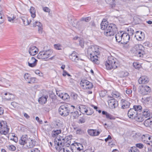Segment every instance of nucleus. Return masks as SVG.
Returning <instances> with one entry per match:
<instances>
[{
    "instance_id": "obj_1",
    "label": "nucleus",
    "mask_w": 152,
    "mask_h": 152,
    "mask_svg": "<svg viewBox=\"0 0 152 152\" xmlns=\"http://www.w3.org/2000/svg\"><path fill=\"white\" fill-rule=\"evenodd\" d=\"M72 137V135L67 136L64 138L60 136H57L54 140L55 148L58 149L57 146L69 147L71 144Z\"/></svg>"
},
{
    "instance_id": "obj_2",
    "label": "nucleus",
    "mask_w": 152,
    "mask_h": 152,
    "mask_svg": "<svg viewBox=\"0 0 152 152\" xmlns=\"http://www.w3.org/2000/svg\"><path fill=\"white\" fill-rule=\"evenodd\" d=\"M88 53L90 55L91 60L96 63V62L98 61L97 56L100 53L98 48L96 46H92L88 49Z\"/></svg>"
},
{
    "instance_id": "obj_3",
    "label": "nucleus",
    "mask_w": 152,
    "mask_h": 152,
    "mask_svg": "<svg viewBox=\"0 0 152 152\" xmlns=\"http://www.w3.org/2000/svg\"><path fill=\"white\" fill-rule=\"evenodd\" d=\"M117 62V59L113 57H108L105 64L106 69L108 70L115 69L118 65Z\"/></svg>"
},
{
    "instance_id": "obj_4",
    "label": "nucleus",
    "mask_w": 152,
    "mask_h": 152,
    "mask_svg": "<svg viewBox=\"0 0 152 152\" xmlns=\"http://www.w3.org/2000/svg\"><path fill=\"white\" fill-rule=\"evenodd\" d=\"M118 29L116 25L113 23H110L104 31V34L107 37L114 36L118 31Z\"/></svg>"
},
{
    "instance_id": "obj_5",
    "label": "nucleus",
    "mask_w": 152,
    "mask_h": 152,
    "mask_svg": "<svg viewBox=\"0 0 152 152\" xmlns=\"http://www.w3.org/2000/svg\"><path fill=\"white\" fill-rule=\"evenodd\" d=\"M59 114L63 116H66L68 115L70 112V108L67 104L61 105L58 109Z\"/></svg>"
},
{
    "instance_id": "obj_6",
    "label": "nucleus",
    "mask_w": 152,
    "mask_h": 152,
    "mask_svg": "<svg viewBox=\"0 0 152 152\" xmlns=\"http://www.w3.org/2000/svg\"><path fill=\"white\" fill-rule=\"evenodd\" d=\"M10 129L7 127L6 121H2L0 122V134L6 135L9 132Z\"/></svg>"
},
{
    "instance_id": "obj_7",
    "label": "nucleus",
    "mask_w": 152,
    "mask_h": 152,
    "mask_svg": "<svg viewBox=\"0 0 152 152\" xmlns=\"http://www.w3.org/2000/svg\"><path fill=\"white\" fill-rule=\"evenodd\" d=\"M143 48V46L141 45H137L134 48L133 53L136 56L142 57L145 54V52L142 49Z\"/></svg>"
},
{
    "instance_id": "obj_8",
    "label": "nucleus",
    "mask_w": 152,
    "mask_h": 152,
    "mask_svg": "<svg viewBox=\"0 0 152 152\" xmlns=\"http://www.w3.org/2000/svg\"><path fill=\"white\" fill-rule=\"evenodd\" d=\"M107 98L108 105L111 109H115L118 106V102L116 100L110 96H108Z\"/></svg>"
},
{
    "instance_id": "obj_9",
    "label": "nucleus",
    "mask_w": 152,
    "mask_h": 152,
    "mask_svg": "<svg viewBox=\"0 0 152 152\" xmlns=\"http://www.w3.org/2000/svg\"><path fill=\"white\" fill-rule=\"evenodd\" d=\"M49 50L41 51L38 54L37 58L38 59H45L50 56L51 52Z\"/></svg>"
},
{
    "instance_id": "obj_10",
    "label": "nucleus",
    "mask_w": 152,
    "mask_h": 152,
    "mask_svg": "<svg viewBox=\"0 0 152 152\" xmlns=\"http://www.w3.org/2000/svg\"><path fill=\"white\" fill-rule=\"evenodd\" d=\"M80 84L84 90L91 89L93 87L92 83L86 80H82L80 82Z\"/></svg>"
},
{
    "instance_id": "obj_11",
    "label": "nucleus",
    "mask_w": 152,
    "mask_h": 152,
    "mask_svg": "<svg viewBox=\"0 0 152 152\" xmlns=\"http://www.w3.org/2000/svg\"><path fill=\"white\" fill-rule=\"evenodd\" d=\"M139 88V92L142 95L148 94L151 91L150 88L148 86H141Z\"/></svg>"
},
{
    "instance_id": "obj_12",
    "label": "nucleus",
    "mask_w": 152,
    "mask_h": 152,
    "mask_svg": "<svg viewBox=\"0 0 152 152\" xmlns=\"http://www.w3.org/2000/svg\"><path fill=\"white\" fill-rule=\"evenodd\" d=\"M138 113L134 109L130 108L128 111V115L129 118L133 119Z\"/></svg>"
},
{
    "instance_id": "obj_13",
    "label": "nucleus",
    "mask_w": 152,
    "mask_h": 152,
    "mask_svg": "<svg viewBox=\"0 0 152 152\" xmlns=\"http://www.w3.org/2000/svg\"><path fill=\"white\" fill-rule=\"evenodd\" d=\"M33 26L34 27H37L39 33L40 34L42 33L43 31V26L42 24L40 22L35 21L33 23Z\"/></svg>"
},
{
    "instance_id": "obj_14",
    "label": "nucleus",
    "mask_w": 152,
    "mask_h": 152,
    "mask_svg": "<svg viewBox=\"0 0 152 152\" xmlns=\"http://www.w3.org/2000/svg\"><path fill=\"white\" fill-rule=\"evenodd\" d=\"M121 108L123 109L128 108L130 105V103L127 99H122L121 100Z\"/></svg>"
},
{
    "instance_id": "obj_15",
    "label": "nucleus",
    "mask_w": 152,
    "mask_h": 152,
    "mask_svg": "<svg viewBox=\"0 0 152 152\" xmlns=\"http://www.w3.org/2000/svg\"><path fill=\"white\" fill-rule=\"evenodd\" d=\"M142 140L144 143L149 145L151 139V137L148 134H143L141 137Z\"/></svg>"
},
{
    "instance_id": "obj_16",
    "label": "nucleus",
    "mask_w": 152,
    "mask_h": 152,
    "mask_svg": "<svg viewBox=\"0 0 152 152\" xmlns=\"http://www.w3.org/2000/svg\"><path fill=\"white\" fill-rule=\"evenodd\" d=\"M77 53L75 51L69 56V59L72 61L77 62L79 60L80 58L78 56L76 55Z\"/></svg>"
},
{
    "instance_id": "obj_17",
    "label": "nucleus",
    "mask_w": 152,
    "mask_h": 152,
    "mask_svg": "<svg viewBox=\"0 0 152 152\" xmlns=\"http://www.w3.org/2000/svg\"><path fill=\"white\" fill-rule=\"evenodd\" d=\"M122 42H121V43H126L128 42L130 39V37L129 34L127 33H122Z\"/></svg>"
},
{
    "instance_id": "obj_18",
    "label": "nucleus",
    "mask_w": 152,
    "mask_h": 152,
    "mask_svg": "<svg viewBox=\"0 0 152 152\" xmlns=\"http://www.w3.org/2000/svg\"><path fill=\"white\" fill-rule=\"evenodd\" d=\"M28 52L31 55L34 56L37 53L38 49L36 46L32 45L29 48Z\"/></svg>"
},
{
    "instance_id": "obj_19",
    "label": "nucleus",
    "mask_w": 152,
    "mask_h": 152,
    "mask_svg": "<svg viewBox=\"0 0 152 152\" xmlns=\"http://www.w3.org/2000/svg\"><path fill=\"white\" fill-rule=\"evenodd\" d=\"M142 115L143 117L148 118L149 117H152V113L150 112L148 109L145 108L143 110Z\"/></svg>"
},
{
    "instance_id": "obj_20",
    "label": "nucleus",
    "mask_w": 152,
    "mask_h": 152,
    "mask_svg": "<svg viewBox=\"0 0 152 152\" xmlns=\"http://www.w3.org/2000/svg\"><path fill=\"white\" fill-rule=\"evenodd\" d=\"M144 33L140 31H137L136 34L135 35V37L137 40L138 41L143 40L144 38Z\"/></svg>"
},
{
    "instance_id": "obj_21",
    "label": "nucleus",
    "mask_w": 152,
    "mask_h": 152,
    "mask_svg": "<svg viewBox=\"0 0 152 152\" xmlns=\"http://www.w3.org/2000/svg\"><path fill=\"white\" fill-rule=\"evenodd\" d=\"M148 81V78L146 76H142L139 78L138 80L139 83L140 84L147 83Z\"/></svg>"
},
{
    "instance_id": "obj_22",
    "label": "nucleus",
    "mask_w": 152,
    "mask_h": 152,
    "mask_svg": "<svg viewBox=\"0 0 152 152\" xmlns=\"http://www.w3.org/2000/svg\"><path fill=\"white\" fill-rule=\"evenodd\" d=\"M48 98V95H43L38 99L39 103L41 104H43L46 103Z\"/></svg>"
},
{
    "instance_id": "obj_23",
    "label": "nucleus",
    "mask_w": 152,
    "mask_h": 152,
    "mask_svg": "<svg viewBox=\"0 0 152 152\" xmlns=\"http://www.w3.org/2000/svg\"><path fill=\"white\" fill-rule=\"evenodd\" d=\"M37 62V60L34 57H32L29 61H28V65L30 67H34L36 66Z\"/></svg>"
},
{
    "instance_id": "obj_24",
    "label": "nucleus",
    "mask_w": 152,
    "mask_h": 152,
    "mask_svg": "<svg viewBox=\"0 0 152 152\" xmlns=\"http://www.w3.org/2000/svg\"><path fill=\"white\" fill-rule=\"evenodd\" d=\"M29 141L27 142V146L28 148H31L33 147L36 144V141L34 140H31L30 138Z\"/></svg>"
},
{
    "instance_id": "obj_25",
    "label": "nucleus",
    "mask_w": 152,
    "mask_h": 152,
    "mask_svg": "<svg viewBox=\"0 0 152 152\" xmlns=\"http://www.w3.org/2000/svg\"><path fill=\"white\" fill-rule=\"evenodd\" d=\"M122 32L123 31L119 32L115 35L116 40L118 42H122Z\"/></svg>"
},
{
    "instance_id": "obj_26",
    "label": "nucleus",
    "mask_w": 152,
    "mask_h": 152,
    "mask_svg": "<svg viewBox=\"0 0 152 152\" xmlns=\"http://www.w3.org/2000/svg\"><path fill=\"white\" fill-rule=\"evenodd\" d=\"M88 107L85 105H80L79 107V111L83 114L84 113H87Z\"/></svg>"
},
{
    "instance_id": "obj_27",
    "label": "nucleus",
    "mask_w": 152,
    "mask_h": 152,
    "mask_svg": "<svg viewBox=\"0 0 152 152\" xmlns=\"http://www.w3.org/2000/svg\"><path fill=\"white\" fill-rule=\"evenodd\" d=\"M102 113L103 115H105L106 118L107 119H109L111 120H114L115 119V118L114 116L105 111H103L102 112Z\"/></svg>"
},
{
    "instance_id": "obj_28",
    "label": "nucleus",
    "mask_w": 152,
    "mask_h": 152,
    "mask_svg": "<svg viewBox=\"0 0 152 152\" xmlns=\"http://www.w3.org/2000/svg\"><path fill=\"white\" fill-rule=\"evenodd\" d=\"M133 119L135 120L136 121L138 122H142L144 121V118L142 115L138 113Z\"/></svg>"
},
{
    "instance_id": "obj_29",
    "label": "nucleus",
    "mask_w": 152,
    "mask_h": 152,
    "mask_svg": "<svg viewBox=\"0 0 152 152\" xmlns=\"http://www.w3.org/2000/svg\"><path fill=\"white\" fill-rule=\"evenodd\" d=\"M148 118L144 121V123L146 126H149L152 124V116Z\"/></svg>"
},
{
    "instance_id": "obj_30",
    "label": "nucleus",
    "mask_w": 152,
    "mask_h": 152,
    "mask_svg": "<svg viewBox=\"0 0 152 152\" xmlns=\"http://www.w3.org/2000/svg\"><path fill=\"white\" fill-rule=\"evenodd\" d=\"M36 10L34 7H31L30 9V12L31 14V16L33 18H34L36 17Z\"/></svg>"
},
{
    "instance_id": "obj_31",
    "label": "nucleus",
    "mask_w": 152,
    "mask_h": 152,
    "mask_svg": "<svg viewBox=\"0 0 152 152\" xmlns=\"http://www.w3.org/2000/svg\"><path fill=\"white\" fill-rule=\"evenodd\" d=\"M21 20H20V21L21 22L22 21L23 22V24L25 26H27L30 23L29 22L28 20L27 19L24 18V17H22L20 18Z\"/></svg>"
},
{
    "instance_id": "obj_32",
    "label": "nucleus",
    "mask_w": 152,
    "mask_h": 152,
    "mask_svg": "<svg viewBox=\"0 0 152 152\" xmlns=\"http://www.w3.org/2000/svg\"><path fill=\"white\" fill-rule=\"evenodd\" d=\"M109 24H107L105 22L102 21L101 23V28L102 30H104L107 29Z\"/></svg>"
},
{
    "instance_id": "obj_33",
    "label": "nucleus",
    "mask_w": 152,
    "mask_h": 152,
    "mask_svg": "<svg viewBox=\"0 0 152 152\" xmlns=\"http://www.w3.org/2000/svg\"><path fill=\"white\" fill-rule=\"evenodd\" d=\"M61 147V146L59 147L57 146V147H58V149L57 150H58V152H70L67 148H65Z\"/></svg>"
},
{
    "instance_id": "obj_34",
    "label": "nucleus",
    "mask_w": 152,
    "mask_h": 152,
    "mask_svg": "<svg viewBox=\"0 0 152 152\" xmlns=\"http://www.w3.org/2000/svg\"><path fill=\"white\" fill-rule=\"evenodd\" d=\"M61 132V130H53L52 132V135L53 137H55Z\"/></svg>"
},
{
    "instance_id": "obj_35",
    "label": "nucleus",
    "mask_w": 152,
    "mask_h": 152,
    "mask_svg": "<svg viewBox=\"0 0 152 152\" xmlns=\"http://www.w3.org/2000/svg\"><path fill=\"white\" fill-rule=\"evenodd\" d=\"M133 108L138 113V112H141L142 110V107L140 105H134L133 107Z\"/></svg>"
},
{
    "instance_id": "obj_36",
    "label": "nucleus",
    "mask_w": 152,
    "mask_h": 152,
    "mask_svg": "<svg viewBox=\"0 0 152 152\" xmlns=\"http://www.w3.org/2000/svg\"><path fill=\"white\" fill-rule=\"evenodd\" d=\"M129 152H140L139 150L137 149V147L134 146L131 147L128 149Z\"/></svg>"
},
{
    "instance_id": "obj_37",
    "label": "nucleus",
    "mask_w": 152,
    "mask_h": 152,
    "mask_svg": "<svg viewBox=\"0 0 152 152\" xmlns=\"http://www.w3.org/2000/svg\"><path fill=\"white\" fill-rule=\"evenodd\" d=\"M31 77V75L29 73H26L24 74V78L27 82H28V81H29Z\"/></svg>"
},
{
    "instance_id": "obj_38",
    "label": "nucleus",
    "mask_w": 152,
    "mask_h": 152,
    "mask_svg": "<svg viewBox=\"0 0 152 152\" xmlns=\"http://www.w3.org/2000/svg\"><path fill=\"white\" fill-rule=\"evenodd\" d=\"M70 96L71 98L74 100H76L78 97V95L74 92L71 93Z\"/></svg>"
},
{
    "instance_id": "obj_39",
    "label": "nucleus",
    "mask_w": 152,
    "mask_h": 152,
    "mask_svg": "<svg viewBox=\"0 0 152 152\" xmlns=\"http://www.w3.org/2000/svg\"><path fill=\"white\" fill-rule=\"evenodd\" d=\"M71 113L73 116L74 119L76 118L79 116V113L77 111H75L74 112H71Z\"/></svg>"
},
{
    "instance_id": "obj_40",
    "label": "nucleus",
    "mask_w": 152,
    "mask_h": 152,
    "mask_svg": "<svg viewBox=\"0 0 152 152\" xmlns=\"http://www.w3.org/2000/svg\"><path fill=\"white\" fill-rule=\"evenodd\" d=\"M82 146V145L80 143H73L71 145V146L73 149H77V147H79V146Z\"/></svg>"
},
{
    "instance_id": "obj_41",
    "label": "nucleus",
    "mask_w": 152,
    "mask_h": 152,
    "mask_svg": "<svg viewBox=\"0 0 152 152\" xmlns=\"http://www.w3.org/2000/svg\"><path fill=\"white\" fill-rule=\"evenodd\" d=\"M86 114L88 115H91L94 113L93 110L90 107H88Z\"/></svg>"
},
{
    "instance_id": "obj_42",
    "label": "nucleus",
    "mask_w": 152,
    "mask_h": 152,
    "mask_svg": "<svg viewBox=\"0 0 152 152\" xmlns=\"http://www.w3.org/2000/svg\"><path fill=\"white\" fill-rule=\"evenodd\" d=\"M91 19L90 17H82L80 19L81 21H85L86 22H89Z\"/></svg>"
},
{
    "instance_id": "obj_43",
    "label": "nucleus",
    "mask_w": 152,
    "mask_h": 152,
    "mask_svg": "<svg viewBox=\"0 0 152 152\" xmlns=\"http://www.w3.org/2000/svg\"><path fill=\"white\" fill-rule=\"evenodd\" d=\"M115 0H108V1H110V2H108L107 0H106V1L108 4H110L111 5V7L113 8L115 7Z\"/></svg>"
},
{
    "instance_id": "obj_44",
    "label": "nucleus",
    "mask_w": 152,
    "mask_h": 152,
    "mask_svg": "<svg viewBox=\"0 0 152 152\" xmlns=\"http://www.w3.org/2000/svg\"><path fill=\"white\" fill-rule=\"evenodd\" d=\"M85 133V132L81 129L78 128L76 129V133L77 134H82Z\"/></svg>"
},
{
    "instance_id": "obj_45",
    "label": "nucleus",
    "mask_w": 152,
    "mask_h": 152,
    "mask_svg": "<svg viewBox=\"0 0 152 152\" xmlns=\"http://www.w3.org/2000/svg\"><path fill=\"white\" fill-rule=\"evenodd\" d=\"M121 76L122 77H124L128 76L129 75V73L127 72L123 71L121 72Z\"/></svg>"
},
{
    "instance_id": "obj_46",
    "label": "nucleus",
    "mask_w": 152,
    "mask_h": 152,
    "mask_svg": "<svg viewBox=\"0 0 152 152\" xmlns=\"http://www.w3.org/2000/svg\"><path fill=\"white\" fill-rule=\"evenodd\" d=\"M112 97L114 98H117L119 97L120 96V94L118 92H115L114 93L112 94Z\"/></svg>"
},
{
    "instance_id": "obj_47",
    "label": "nucleus",
    "mask_w": 152,
    "mask_h": 152,
    "mask_svg": "<svg viewBox=\"0 0 152 152\" xmlns=\"http://www.w3.org/2000/svg\"><path fill=\"white\" fill-rule=\"evenodd\" d=\"M21 139H22V140L26 141V142H27L30 140L29 139H28L27 137V135H23L21 137Z\"/></svg>"
},
{
    "instance_id": "obj_48",
    "label": "nucleus",
    "mask_w": 152,
    "mask_h": 152,
    "mask_svg": "<svg viewBox=\"0 0 152 152\" xmlns=\"http://www.w3.org/2000/svg\"><path fill=\"white\" fill-rule=\"evenodd\" d=\"M36 78L34 77H31L29 81H28V83L29 84L34 83L35 82Z\"/></svg>"
},
{
    "instance_id": "obj_49",
    "label": "nucleus",
    "mask_w": 152,
    "mask_h": 152,
    "mask_svg": "<svg viewBox=\"0 0 152 152\" xmlns=\"http://www.w3.org/2000/svg\"><path fill=\"white\" fill-rule=\"evenodd\" d=\"M135 146L137 148H138L140 149H142L144 147L143 145L141 143H138L136 144Z\"/></svg>"
},
{
    "instance_id": "obj_50",
    "label": "nucleus",
    "mask_w": 152,
    "mask_h": 152,
    "mask_svg": "<svg viewBox=\"0 0 152 152\" xmlns=\"http://www.w3.org/2000/svg\"><path fill=\"white\" fill-rule=\"evenodd\" d=\"M54 47L55 48L58 50H61V46L60 44H55L54 45Z\"/></svg>"
},
{
    "instance_id": "obj_51",
    "label": "nucleus",
    "mask_w": 152,
    "mask_h": 152,
    "mask_svg": "<svg viewBox=\"0 0 152 152\" xmlns=\"http://www.w3.org/2000/svg\"><path fill=\"white\" fill-rule=\"evenodd\" d=\"M9 149L10 151H14L16 149V147L13 145H10L9 146Z\"/></svg>"
},
{
    "instance_id": "obj_52",
    "label": "nucleus",
    "mask_w": 152,
    "mask_h": 152,
    "mask_svg": "<svg viewBox=\"0 0 152 152\" xmlns=\"http://www.w3.org/2000/svg\"><path fill=\"white\" fill-rule=\"evenodd\" d=\"M86 120L85 118H83L81 117L80 118L78 121V123L79 124H83L85 123Z\"/></svg>"
},
{
    "instance_id": "obj_53",
    "label": "nucleus",
    "mask_w": 152,
    "mask_h": 152,
    "mask_svg": "<svg viewBox=\"0 0 152 152\" xmlns=\"http://www.w3.org/2000/svg\"><path fill=\"white\" fill-rule=\"evenodd\" d=\"M95 130L88 129V132L89 135L91 136H93Z\"/></svg>"
},
{
    "instance_id": "obj_54",
    "label": "nucleus",
    "mask_w": 152,
    "mask_h": 152,
    "mask_svg": "<svg viewBox=\"0 0 152 152\" xmlns=\"http://www.w3.org/2000/svg\"><path fill=\"white\" fill-rule=\"evenodd\" d=\"M27 142H26V141L22 140V139L21 138L19 141V144L21 145H24L25 144H26Z\"/></svg>"
},
{
    "instance_id": "obj_55",
    "label": "nucleus",
    "mask_w": 152,
    "mask_h": 152,
    "mask_svg": "<svg viewBox=\"0 0 152 152\" xmlns=\"http://www.w3.org/2000/svg\"><path fill=\"white\" fill-rule=\"evenodd\" d=\"M133 66L136 69H139L140 68V65L137 63H133Z\"/></svg>"
},
{
    "instance_id": "obj_56",
    "label": "nucleus",
    "mask_w": 152,
    "mask_h": 152,
    "mask_svg": "<svg viewBox=\"0 0 152 152\" xmlns=\"http://www.w3.org/2000/svg\"><path fill=\"white\" fill-rule=\"evenodd\" d=\"M128 43V42H126V43H121L123 45V47L124 49H127L129 48L130 46L129 44H127Z\"/></svg>"
},
{
    "instance_id": "obj_57",
    "label": "nucleus",
    "mask_w": 152,
    "mask_h": 152,
    "mask_svg": "<svg viewBox=\"0 0 152 152\" xmlns=\"http://www.w3.org/2000/svg\"><path fill=\"white\" fill-rule=\"evenodd\" d=\"M128 31L129 32L127 34H129V36L130 37L131 36H132L134 34V30L130 28V31H129V30L128 29Z\"/></svg>"
},
{
    "instance_id": "obj_58",
    "label": "nucleus",
    "mask_w": 152,
    "mask_h": 152,
    "mask_svg": "<svg viewBox=\"0 0 152 152\" xmlns=\"http://www.w3.org/2000/svg\"><path fill=\"white\" fill-rule=\"evenodd\" d=\"M106 94V93L105 91H101L99 93L100 96L102 97H104L105 96Z\"/></svg>"
},
{
    "instance_id": "obj_59",
    "label": "nucleus",
    "mask_w": 152,
    "mask_h": 152,
    "mask_svg": "<svg viewBox=\"0 0 152 152\" xmlns=\"http://www.w3.org/2000/svg\"><path fill=\"white\" fill-rule=\"evenodd\" d=\"M77 150L76 151L74 152L73 151V152H84V151L83 148H81L80 147H77Z\"/></svg>"
},
{
    "instance_id": "obj_60",
    "label": "nucleus",
    "mask_w": 152,
    "mask_h": 152,
    "mask_svg": "<svg viewBox=\"0 0 152 152\" xmlns=\"http://www.w3.org/2000/svg\"><path fill=\"white\" fill-rule=\"evenodd\" d=\"M50 97L51 98L53 101L55 100L56 99V95L53 93L51 94L50 95Z\"/></svg>"
},
{
    "instance_id": "obj_61",
    "label": "nucleus",
    "mask_w": 152,
    "mask_h": 152,
    "mask_svg": "<svg viewBox=\"0 0 152 152\" xmlns=\"http://www.w3.org/2000/svg\"><path fill=\"white\" fill-rule=\"evenodd\" d=\"M43 10L45 12H49L50 11V9L48 7H43Z\"/></svg>"
},
{
    "instance_id": "obj_62",
    "label": "nucleus",
    "mask_w": 152,
    "mask_h": 152,
    "mask_svg": "<svg viewBox=\"0 0 152 152\" xmlns=\"http://www.w3.org/2000/svg\"><path fill=\"white\" fill-rule=\"evenodd\" d=\"M4 21V20L3 18L2 15L0 13V24L3 23Z\"/></svg>"
},
{
    "instance_id": "obj_63",
    "label": "nucleus",
    "mask_w": 152,
    "mask_h": 152,
    "mask_svg": "<svg viewBox=\"0 0 152 152\" xmlns=\"http://www.w3.org/2000/svg\"><path fill=\"white\" fill-rule=\"evenodd\" d=\"M15 17H14V16H12V17H7L8 20L9 21V22H11L14 19H15Z\"/></svg>"
},
{
    "instance_id": "obj_64",
    "label": "nucleus",
    "mask_w": 152,
    "mask_h": 152,
    "mask_svg": "<svg viewBox=\"0 0 152 152\" xmlns=\"http://www.w3.org/2000/svg\"><path fill=\"white\" fill-rule=\"evenodd\" d=\"M84 152H94V151H93L91 147H90L89 148L84 151Z\"/></svg>"
}]
</instances>
